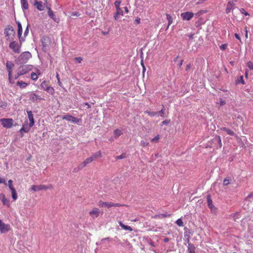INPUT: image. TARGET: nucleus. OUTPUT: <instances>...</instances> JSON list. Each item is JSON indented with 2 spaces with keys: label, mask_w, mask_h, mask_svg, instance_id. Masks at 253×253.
<instances>
[{
  "label": "nucleus",
  "mask_w": 253,
  "mask_h": 253,
  "mask_svg": "<svg viewBox=\"0 0 253 253\" xmlns=\"http://www.w3.org/2000/svg\"><path fill=\"white\" fill-rule=\"evenodd\" d=\"M22 7L23 9L27 10L28 9V3L27 0H21Z\"/></svg>",
  "instance_id": "nucleus-28"
},
{
  "label": "nucleus",
  "mask_w": 253,
  "mask_h": 253,
  "mask_svg": "<svg viewBox=\"0 0 253 253\" xmlns=\"http://www.w3.org/2000/svg\"><path fill=\"white\" fill-rule=\"evenodd\" d=\"M247 66L250 70H253V63L251 61L247 62Z\"/></svg>",
  "instance_id": "nucleus-46"
},
{
  "label": "nucleus",
  "mask_w": 253,
  "mask_h": 253,
  "mask_svg": "<svg viewBox=\"0 0 253 253\" xmlns=\"http://www.w3.org/2000/svg\"><path fill=\"white\" fill-rule=\"evenodd\" d=\"M10 230V226L8 224H5L0 219V232L1 233H5Z\"/></svg>",
  "instance_id": "nucleus-11"
},
{
  "label": "nucleus",
  "mask_w": 253,
  "mask_h": 253,
  "mask_svg": "<svg viewBox=\"0 0 253 253\" xmlns=\"http://www.w3.org/2000/svg\"><path fill=\"white\" fill-rule=\"evenodd\" d=\"M21 44V42H20ZM9 47L12 50V51L16 53H19L20 52L21 45H19L17 42L16 41H12L9 45Z\"/></svg>",
  "instance_id": "nucleus-5"
},
{
  "label": "nucleus",
  "mask_w": 253,
  "mask_h": 253,
  "mask_svg": "<svg viewBox=\"0 0 253 253\" xmlns=\"http://www.w3.org/2000/svg\"><path fill=\"white\" fill-rule=\"evenodd\" d=\"M114 134L116 137H118L123 134V132L119 129H116L114 130Z\"/></svg>",
  "instance_id": "nucleus-35"
},
{
  "label": "nucleus",
  "mask_w": 253,
  "mask_h": 253,
  "mask_svg": "<svg viewBox=\"0 0 253 253\" xmlns=\"http://www.w3.org/2000/svg\"><path fill=\"white\" fill-rule=\"evenodd\" d=\"M146 113H147L149 116H154L157 114V112H153V111H146L145 112Z\"/></svg>",
  "instance_id": "nucleus-44"
},
{
  "label": "nucleus",
  "mask_w": 253,
  "mask_h": 253,
  "mask_svg": "<svg viewBox=\"0 0 253 253\" xmlns=\"http://www.w3.org/2000/svg\"><path fill=\"white\" fill-rule=\"evenodd\" d=\"M16 23L17 25L18 30H17V36L19 39V41L20 42H22L25 41V39L22 37V27L21 23L19 21H16Z\"/></svg>",
  "instance_id": "nucleus-12"
},
{
  "label": "nucleus",
  "mask_w": 253,
  "mask_h": 253,
  "mask_svg": "<svg viewBox=\"0 0 253 253\" xmlns=\"http://www.w3.org/2000/svg\"><path fill=\"white\" fill-rule=\"evenodd\" d=\"M239 10H240V11L241 13L244 14L245 15H249V14L244 8H241Z\"/></svg>",
  "instance_id": "nucleus-50"
},
{
  "label": "nucleus",
  "mask_w": 253,
  "mask_h": 253,
  "mask_svg": "<svg viewBox=\"0 0 253 253\" xmlns=\"http://www.w3.org/2000/svg\"><path fill=\"white\" fill-rule=\"evenodd\" d=\"M17 85L19 86L20 88H23L26 87L27 86L28 84L26 83L23 82L22 81H18L17 83Z\"/></svg>",
  "instance_id": "nucleus-34"
},
{
  "label": "nucleus",
  "mask_w": 253,
  "mask_h": 253,
  "mask_svg": "<svg viewBox=\"0 0 253 253\" xmlns=\"http://www.w3.org/2000/svg\"><path fill=\"white\" fill-rule=\"evenodd\" d=\"M85 166H86L84 164V163L83 162L82 163H81L80 164H79L77 167L78 168V169L81 170Z\"/></svg>",
  "instance_id": "nucleus-49"
},
{
  "label": "nucleus",
  "mask_w": 253,
  "mask_h": 253,
  "mask_svg": "<svg viewBox=\"0 0 253 253\" xmlns=\"http://www.w3.org/2000/svg\"><path fill=\"white\" fill-rule=\"evenodd\" d=\"M165 109L163 108L161 110L157 112V114H160L161 117H164Z\"/></svg>",
  "instance_id": "nucleus-52"
},
{
  "label": "nucleus",
  "mask_w": 253,
  "mask_h": 253,
  "mask_svg": "<svg viewBox=\"0 0 253 253\" xmlns=\"http://www.w3.org/2000/svg\"><path fill=\"white\" fill-rule=\"evenodd\" d=\"M107 241L108 242H110L111 241V239L109 237H107L105 238L102 239L100 243H99L100 245L101 244H104L105 243V241ZM96 245H99L98 243H96Z\"/></svg>",
  "instance_id": "nucleus-37"
},
{
  "label": "nucleus",
  "mask_w": 253,
  "mask_h": 253,
  "mask_svg": "<svg viewBox=\"0 0 253 253\" xmlns=\"http://www.w3.org/2000/svg\"><path fill=\"white\" fill-rule=\"evenodd\" d=\"M30 27V25L29 24H28L27 25V26L24 31V37H26L29 34V28Z\"/></svg>",
  "instance_id": "nucleus-47"
},
{
  "label": "nucleus",
  "mask_w": 253,
  "mask_h": 253,
  "mask_svg": "<svg viewBox=\"0 0 253 253\" xmlns=\"http://www.w3.org/2000/svg\"><path fill=\"white\" fill-rule=\"evenodd\" d=\"M123 15V11L122 10H119L118 11H116V12L114 14V19L117 20L119 18V16L120 15Z\"/></svg>",
  "instance_id": "nucleus-26"
},
{
  "label": "nucleus",
  "mask_w": 253,
  "mask_h": 253,
  "mask_svg": "<svg viewBox=\"0 0 253 253\" xmlns=\"http://www.w3.org/2000/svg\"><path fill=\"white\" fill-rule=\"evenodd\" d=\"M191 65L190 64H188L186 67L185 70L186 71H189V70L191 68Z\"/></svg>",
  "instance_id": "nucleus-61"
},
{
  "label": "nucleus",
  "mask_w": 253,
  "mask_h": 253,
  "mask_svg": "<svg viewBox=\"0 0 253 253\" xmlns=\"http://www.w3.org/2000/svg\"><path fill=\"white\" fill-rule=\"evenodd\" d=\"M148 243H149V244L150 245H151L152 247H155L156 246L155 243L153 241H152L151 240H150L148 241Z\"/></svg>",
  "instance_id": "nucleus-57"
},
{
  "label": "nucleus",
  "mask_w": 253,
  "mask_h": 253,
  "mask_svg": "<svg viewBox=\"0 0 253 253\" xmlns=\"http://www.w3.org/2000/svg\"><path fill=\"white\" fill-rule=\"evenodd\" d=\"M31 127H30V125H24L20 130L21 133L25 132L27 133L29 131Z\"/></svg>",
  "instance_id": "nucleus-23"
},
{
  "label": "nucleus",
  "mask_w": 253,
  "mask_h": 253,
  "mask_svg": "<svg viewBox=\"0 0 253 253\" xmlns=\"http://www.w3.org/2000/svg\"><path fill=\"white\" fill-rule=\"evenodd\" d=\"M119 223L120 226L123 229H125L126 230H128V231H132L133 230L132 228L130 226L125 225L124 224H123L122 223V221H119Z\"/></svg>",
  "instance_id": "nucleus-25"
},
{
  "label": "nucleus",
  "mask_w": 253,
  "mask_h": 253,
  "mask_svg": "<svg viewBox=\"0 0 253 253\" xmlns=\"http://www.w3.org/2000/svg\"><path fill=\"white\" fill-rule=\"evenodd\" d=\"M158 216L160 218L169 217L171 216V214L162 213V214H160Z\"/></svg>",
  "instance_id": "nucleus-45"
},
{
  "label": "nucleus",
  "mask_w": 253,
  "mask_h": 253,
  "mask_svg": "<svg viewBox=\"0 0 253 253\" xmlns=\"http://www.w3.org/2000/svg\"><path fill=\"white\" fill-rule=\"evenodd\" d=\"M221 130L225 131L228 135L230 136L236 135V134L234 133V132L228 128L223 127L221 128Z\"/></svg>",
  "instance_id": "nucleus-21"
},
{
  "label": "nucleus",
  "mask_w": 253,
  "mask_h": 253,
  "mask_svg": "<svg viewBox=\"0 0 253 253\" xmlns=\"http://www.w3.org/2000/svg\"><path fill=\"white\" fill-rule=\"evenodd\" d=\"M112 207H119L122 206L120 204H118V203L115 204V203H112Z\"/></svg>",
  "instance_id": "nucleus-59"
},
{
  "label": "nucleus",
  "mask_w": 253,
  "mask_h": 253,
  "mask_svg": "<svg viewBox=\"0 0 253 253\" xmlns=\"http://www.w3.org/2000/svg\"><path fill=\"white\" fill-rule=\"evenodd\" d=\"M48 14L50 18L53 19L55 20V15L53 12V11L51 10V8L48 7Z\"/></svg>",
  "instance_id": "nucleus-36"
},
{
  "label": "nucleus",
  "mask_w": 253,
  "mask_h": 253,
  "mask_svg": "<svg viewBox=\"0 0 253 253\" xmlns=\"http://www.w3.org/2000/svg\"><path fill=\"white\" fill-rule=\"evenodd\" d=\"M74 60L77 63H81V61L83 60V58L81 57H75L74 58Z\"/></svg>",
  "instance_id": "nucleus-51"
},
{
  "label": "nucleus",
  "mask_w": 253,
  "mask_h": 253,
  "mask_svg": "<svg viewBox=\"0 0 253 253\" xmlns=\"http://www.w3.org/2000/svg\"><path fill=\"white\" fill-rule=\"evenodd\" d=\"M0 183H3L5 185H7V183L5 182V180L4 178H1L0 177Z\"/></svg>",
  "instance_id": "nucleus-56"
},
{
  "label": "nucleus",
  "mask_w": 253,
  "mask_h": 253,
  "mask_svg": "<svg viewBox=\"0 0 253 253\" xmlns=\"http://www.w3.org/2000/svg\"><path fill=\"white\" fill-rule=\"evenodd\" d=\"M52 188V186L51 185H49V186H46L44 185H32L31 189V190H33L35 192L39 191L40 190H46L48 189H50Z\"/></svg>",
  "instance_id": "nucleus-10"
},
{
  "label": "nucleus",
  "mask_w": 253,
  "mask_h": 253,
  "mask_svg": "<svg viewBox=\"0 0 253 253\" xmlns=\"http://www.w3.org/2000/svg\"><path fill=\"white\" fill-rule=\"evenodd\" d=\"M41 89L48 92L51 95L54 93V89L50 86H48L46 81H43L41 84Z\"/></svg>",
  "instance_id": "nucleus-6"
},
{
  "label": "nucleus",
  "mask_w": 253,
  "mask_h": 253,
  "mask_svg": "<svg viewBox=\"0 0 253 253\" xmlns=\"http://www.w3.org/2000/svg\"><path fill=\"white\" fill-rule=\"evenodd\" d=\"M27 113L28 114L29 120L30 121V123H29L30 127H32L34 125V124H35L32 112V111L27 110Z\"/></svg>",
  "instance_id": "nucleus-17"
},
{
  "label": "nucleus",
  "mask_w": 253,
  "mask_h": 253,
  "mask_svg": "<svg viewBox=\"0 0 253 253\" xmlns=\"http://www.w3.org/2000/svg\"><path fill=\"white\" fill-rule=\"evenodd\" d=\"M89 213L93 218H96L98 216L99 214V209L96 208H94L92 211H89Z\"/></svg>",
  "instance_id": "nucleus-18"
},
{
  "label": "nucleus",
  "mask_w": 253,
  "mask_h": 253,
  "mask_svg": "<svg viewBox=\"0 0 253 253\" xmlns=\"http://www.w3.org/2000/svg\"><path fill=\"white\" fill-rule=\"evenodd\" d=\"M231 178L229 177L226 178L224 179L223 184L224 185H227L229 184Z\"/></svg>",
  "instance_id": "nucleus-42"
},
{
  "label": "nucleus",
  "mask_w": 253,
  "mask_h": 253,
  "mask_svg": "<svg viewBox=\"0 0 253 253\" xmlns=\"http://www.w3.org/2000/svg\"><path fill=\"white\" fill-rule=\"evenodd\" d=\"M245 84V83L244 82V80L243 79V76H240L239 77L237 78V79L235 81V84Z\"/></svg>",
  "instance_id": "nucleus-29"
},
{
  "label": "nucleus",
  "mask_w": 253,
  "mask_h": 253,
  "mask_svg": "<svg viewBox=\"0 0 253 253\" xmlns=\"http://www.w3.org/2000/svg\"><path fill=\"white\" fill-rule=\"evenodd\" d=\"M194 14L191 12H185L181 14V17L185 20H190L193 17Z\"/></svg>",
  "instance_id": "nucleus-15"
},
{
  "label": "nucleus",
  "mask_w": 253,
  "mask_h": 253,
  "mask_svg": "<svg viewBox=\"0 0 253 253\" xmlns=\"http://www.w3.org/2000/svg\"><path fill=\"white\" fill-rule=\"evenodd\" d=\"M207 203L208 207L211 209L212 212L215 213L216 212V208L212 204V201L211 199V196L209 194L207 196Z\"/></svg>",
  "instance_id": "nucleus-13"
},
{
  "label": "nucleus",
  "mask_w": 253,
  "mask_h": 253,
  "mask_svg": "<svg viewBox=\"0 0 253 253\" xmlns=\"http://www.w3.org/2000/svg\"><path fill=\"white\" fill-rule=\"evenodd\" d=\"M126 157V153H123L122 154H121V155L120 156H117L115 157V159L116 160H120V159H125Z\"/></svg>",
  "instance_id": "nucleus-38"
},
{
  "label": "nucleus",
  "mask_w": 253,
  "mask_h": 253,
  "mask_svg": "<svg viewBox=\"0 0 253 253\" xmlns=\"http://www.w3.org/2000/svg\"><path fill=\"white\" fill-rule=\"evenodd\" d=\"M14 66V64L12 63L11 62H7L6 63V67L7 69V71L8 72V74L11 73V69Z\"/></svg>",
  "instance_id": "nucleus-27"
},
{
  "label": "nucleus",
  "mask_w": 253,
  "mask_h": 253,
  "mask_svg": "<svg viewBox=\"0 0 253 253\" xmlns=\"http://www.w3.org/2000/svg\"><path fill=\"white\" fill-rule=\"evenodd\" d=\"M31 77L32 80L36 81L38 79V77L36 73L32 72L31 75Z\"/></svg>",
  "instance_id": "nucleus-39"
},
{
  "label": "nucleus",
  "mask_w": 253,
  "mask_h": 253,
  "mask_svg": "<svg viewBox=\"0 0 253 253\" xmlns=\"http://www.w3.org/2000/svg\"><path fill=\"white\" fill-rule=\"evenodd\" d=\"M170 121L169 120H165L162 122V124L163 125H168Z\"/></svg>",
  "instance_id": "nucleus-62"
},
{
  "label": "nucleus",
  "mask_w": 253,
  "mask_h": 253,
  "mask_svg": "<svg viewBox=\"0 0 253 253\" xmlns=\"http://www.w3.org/2000/svg\"><path fill=\"white\" fill-rule=\"evenodd\" d=\"M135 22L136 23V24H139L140 23V19L139 18H137L135 21Z\"/></svg>",
  "instance_id": "nucleus-64"
},
{
  "label": "nucleus",
  "mask_w": 253,
  "mask_h": 253,
  "mask_svg": "<svg viewBox=\"0 0 253 253\" xmlns=\"http://www.w3.org/2000/svg\"><path fill=\"white\" fill-rule=\"evenodd\" d=\"M0 198L1 199V202L3 205L9 206V200L5 198L4 194H1Z\"/></svg>",
  "instance_id": "nucleus-22"
},
{
  "label": "nucleus",
  "mask_w": 253,
  "mask_h": 253,
  "mask_svg": "<svg viewBox=\"0 0 253 253\" xmlns=\"http://www.w3.org/2000/svg\"><path fill=\"white\" fill-rule=\"evenodd\" d=\"M13 181L11 179H10L8 181V186L9 188L11 190L15 189L12 184Z\"/></svg>",
  "instance_id": "nucleus-43"
},
{
  "label": "nucleus",
  "mask_w": 253,
  "mask_h": 253,
  "mask_svg": "<svg viewBox=\"0 0 253 253\" xmlns=\"http://www.w3.org/2000/svg\"><path fill=\"white\" fill-rule=\"evenodd\" d=\"M195 248L193 245L191 243H188V251L189 253H195Z\"/></svg>",
  "instance_id": "nucleus-30"
},
{
  "label": "nucleus",
  "mask_w": 253,
  "mask_h": 253,
  "mask_svg": "<svg viewBox=\"0 0 253 253\" xmlns=\"http://www.w3.org/2000/svg\"><path fill=\"white\" fill-rule=\"evenodd\" d=\"M8 80H9V82L10 84H13L14 82H12V75H11V73H10L8 74Z\"/></svg>",
  "instance_id": "nucleus-55"
},
{
  "label": "nucleus",
  "mask_w": 253,
  "mask_h": 253,
  "mask_svg": "<svg viewBox=\"0 0 253 253\" xmlns=\"http://www.w3.org/2000/svg\"><path fill=\"white\" fill-rule=\"evenodd\" d=\"M32 57L31 53L29 51L23 52L19 56L16 63L17 64H22L26 63L28 60Z\"/></svg>",
  "instance_id": "nucleus-1"
},
{
  "label": "nucleus",
  "mask_w": 253,
  "mask_h": 253,
  "mask_svg": "<svg viewBox=\"0 0 253 253\" xmlns=\"http://www.w3.org/2000/svg\"><path fill=\"white\" fill-rule=\"evenodd\" d=\"M33 69V66L31 65H25L19 67L18 69L19 76L23 75Z\"/></svg>",
  "instance_id": "nucleus-4"
},
{
  "label": "nucleus",
  "mask_w": 253,
  "mask_h": 253,
  "mask_svg": "<svg viewBox=\"0 0 253 253\" xmlns=\"http://www.w3.org/2000/svg\"><path fill=\"white\" fill-rule=\"evenodd\" d=\"M11 194H12V198L14 201L17 200L18 196L17 194L15 189L11 190Z\"/></svg>",
  "instance_id": "nucleus-33"
},
{
  "label": "nucleus",
  "mask_w": 253,
  "mask_h": 253,
  "mask_svg": "<svg viewBox=\"0 0 253 253\" xmlns=\"http://www.w3.org/2000/svg\"><path fill=\"white\" fill-rule=\"evenodd\" d=\"M42 44V50L44 52H46L49 48L50 43V40L48 37L43 36L41 39Z\"/></svg>",
  "instance_id": "nucleus-3"
},
{
  "label": "nucleus",
  "mask_w": 253,
  "mask_h": 253,
  "mask_svg": "<svg viewBox=\"0 0 253 253\" xmlns=\"http://www.w3.org/2000/svg\"><path fill=\"white\" fill-rule=\"evenodd\" d=\"M235 38L236 39H237L238 40L241 41L240 37L239 35L238 34H235Z\"/></svg>",
  "instance_id": "nucleus-63"
},
{
  "label": "nucleus",
  "mask_w": 253,
  "mask_h": 253,
  "mask_svg": "<svg viewBox=\"0 0 253 253\" xmlns=\"http://www.w3.org/2000/svg\"><path fill=\"white\" fill-rule=\"evenodd\" d=\"M33 4L36 6L37 8L40 11L43 10V6L42 1H38L37 0H35Z\"/></svg>",
  "instance_id": "nucleus-20"
},
{
  "label": "nucleus",
  "mask_w": 253,
  "mask_h": 253,
  "mask_svg": "<svg viewBox=\"0 0 253 253\" xmlns=\"http://www.w3.org/2000/svg\"><path fill=\"white\" fill-rule=\"evenodd\" d=\"M213 144L212 147H216V148H221L222 147L221 139L219 136L216 135L211 140Z\"/></svg>",
  "instance_id": "nucleus-8"
},
{
  "label": "nucleus",
  "mask_w": 253,
  "mask_h": 253,
  "mask_svg": "<svg viewBox=\"0 0 253 253\" xmlns=\"http://www.w3.org/2000/svg\"><path fill=\"white\" fill-rule=\"evenodd\" d=\"M63 120H65L74 123H78L80 122L81 120L75 118L71 115H65L62 117Z\"/></svg>",
  "instance_id": "nucleus-14"
},
{
  "label": "nucleus",
  "mask_w": 253,
  "mask_h": 253,
  "mask_svg": "<svg viewBox=\"0 0 253 253\" xmlns=\"http://www.w3.org/2000/svg\"><path fill=\"white\" fill-rule=\"evenodd\" d=\"M166 16H167V20L169 22L168 25L166 29L167 30V29H168L169 26L172 24L173 19H172V17L169 14L167 13Z\"/></svg>",
  "instance_id": "nucleus-32"
},
{
  "label": "nucleus",
  "mask_w": 253,
  "mask_h": 253,
  "mask_svg": "<svg viewBox=\"0 0 253 253\" xmlns=\"http://www.w3.org/2000/svg\"><path fill=\"white\" fill-rule=\"evenodd\" d=\"M91 162H92V159L91 158L88 157L86 158L84 161V163L86 166L87 164L90 163Z\"/></svg>",
  "instance_id": "nucleus-41"
},
{
  "label": "nucleus",
  "mask_w": 253,
  "mask_h": 253,
  "mask_svg": "<svg viewBox=\"0 0 253 253\" xmlns=\"http://www.w3.org/2000/svg\"><path fill=\"white\" fill-rule=\"evenodd\" d=\"M0 121L3 127L6 128H10L13 126V121L12 119H1Z\"/></svg>",
  "instance_id": "nucleus-9"
},
{
  "label": "nucleus",
  "mask_w": 253,
  "mask_h": 253,
  "mask_svg": "<svg viewBox=\"0 0 253 253\" xmlns=\"http://www.w3.org/2000/svg\"><path fill=\"white\" fill-rule=\"evenodd\" d=\"M236 0H230L228 2L226 7L225 9V12L227 14L229 13L236 7Z\"/></svg>",
  "instance_id": "nucleus-7"
},
{
  "label": "nucleus",
  "mask_w": 253,
  "mask_h": 253,
  "mask_svg": "<svg viewBox=\"0 0 253 253\" xmlns=\"http://www.w3.org/2000/svg\"><path fill=\"white\" fill-rule=\"evenodd\" d=\"M4 33L6 37V41H8L13 40L15 32L12 26L8 25L4 29Z\"/></svg>",
  "instance_id": "nucleus-2"
},
{
  "label": "nucleus",
  "mask_w": 253,
  "mask_h": 253,
  "mask_svg": "<svg viewBox=\"0 0 253 253\" xmlns=\"http://www.w3.org/2000/svg\"><path fill=\"white\" fill-rule=\"evenodd\" d=\"M29 97L30 100L33 102L38 101V100L40 101L42 99L40 96L34 92H31L30 94Z\"/></svg>",
  "instance_id": "nucleus-16"
},
{
  "label": "nucleus",
  "mask_w": 253,
  "mask_h": 253,
  "mask_svg": "<svg viewBox=\"0 0 253 253\" xmlns=\"http://www.w3.org/2000/svg\"><path fill=\"white\" fill-rule=\"evenodd\" d=\"M230 216H232L234 219V220L236 222H237L238 220L240 218V213L239 212H236L233 213L230 215Z\"/></svg>",
  "instance_id": "nucleus-31"
},
{
  "label": "nucleus",
  "mask_w": 253,
  "mask_h": 253,
  "mask_svg": "<svg viewBox=\"0 0 253 253\" xmlns=\"http://www.w3.org/2000/svg\"><path fill=\"white\" fill-rule=\"evenodd\" d=\"M227 46V44H222L221 46H220V49L222 50H224L226 48Z\"/></svg>",
  "instance_id": "nucleus-54"
},
{
  "label": "nucleus",
  "mask_w": 253,
  "mask_h": 253,
  "mask_svg": "<svg viewBox=\"0 0 253 253\" xmlns=\"http://www.w3.org/2000/svg\"><path fill=\"white\" fill-rule=\"evenodd\" d=\"M176 224L180 226V227H182L183 226V222L182 221V220L180 219V218H178L176 221Z\"/></svg>",
  "instance_id": "nucleus-40"
},
{
  "label": "nucleus",
  "mask_w": 253,
  "mask_h": 253,
  "mask_svg": "<svg viewBox=\"0 0 253 253\" xmlns=\"http://www.w3.org/2000/svg\"><path fill=\"white\" fill-rule=\"evenodd\" d=\"M121 2V0H116L114 3L115 6L120 5Z\"/></svg>",
  "instance_id": "nucleus-58"
},
{
  "label": "nucleus",
  "mask_w": 253,
  "mask_h": 253,
  "mask_svg": "<svg viewBox=\"0 0 253 253\" xmlns=\"http://www.w3.org/2000/svg\"><path fill=\"white\" fill-rule=\"evenodd\" d=\"M56 77L57 81H58L57 83H58V85L60 86H62V83H61V82L60 81L59 75V74L58 73H56Z\"/></svg>",
  "instance_id": "nucleus-48"
},
{
  "label": "nucleus",
  "mask_w": 253,
  "mask_h": 253,
  "mask_svg": "<svg viewBox=\"0 0 253 253\" xmlns=\"http://www.w3.org/2000/svg\"><path fill=\"white\" fill-rule=\"evenodd\" d=\"M72 16H79L80 14L78 12H74L72 13Z\"/></svg>",
  "instance_id": "nucleus-60"
},
{
  "label": "nucleus",
  "mask_w": 253,
  "mask_h": 253,
  "mask_svg": "<svg viewBox=\"0 0 253 253\" xmlns=\"http://www.w3.org/2000/svg\"><path fill=\"white\" fill-rule=\"evenodd\" d=\"M98 205L101 207H107V208L112 207V202H105L102 201L99 202Z\"/></svg>",
  "instance_id": "nucleus-19"
},
{
  "label": "nucleus",
  "mask_w": 253,
  "mask_h": 253,
  "mask_svg": "<svg viewBox=\"0 0 253 253\" xmlns=\"http://www.w3.org/2000/svg\"><path fill=\"white\" fill-rule=\"evenodd\" d=\"M160 138L159 135H157L154 138L152 139V141L153 142H157Z\"/></svg>",
  "instance_id": "nucleus-53"
},
{
  "label": "nucleus",
  "mask_w": 253,
  "mask_h": 253,
  "mask_svg": "<svg viewBox=\"0 0 253 253\" xmlns=\"http://www.w3.org/2000/svg\"><path fill=\"white\" fill-rule=\"evenodd\" d=\"M102 157L101 152L99 151L97 152H96L92 154V156H90V158L92 159V161L95 160L96 159L101 158Z\"/></svg>",
  "instance_id": "nucleus-24"
}]
</instances>
